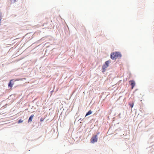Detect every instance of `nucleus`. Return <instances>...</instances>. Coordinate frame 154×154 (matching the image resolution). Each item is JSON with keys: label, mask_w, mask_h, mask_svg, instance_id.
<instances>
[{"label": "nucleus", "mask_w": 154, "mask_h": 154, "mask_svg": "<svg viewBox=\"0 0 154 154\" xmlns=\"http://www.w3.org/2000/svg\"><path fill=\"white\" fill-rule=\"evenodd\" d=\"M16 1V0H11V2H15Z\"/></svg>", "instance_id": "9d476101"}, {"label": "nucleus", "mask_w": 154, "mask_h": 154, "mask_svg": "<svg viewBox=\"0 0 154 154\" xmlns=\"http://www.w3.org/2000/svg\"><path fill=\"white\" fill-rule=\"evenodd\" d=\"M97 141V135H96L93 136L91 139V143H94Z\"/></svg>", "instance_id": "7ed1b4c3"}, {"label": "nucleus", "mask_w": 154, "mask_h": 154, "mask_svg": "<svg viewBox=\"0 0 154 154\" xmlns=\"http://www.w3.org/2000/svg\"><path fill=\"white\" fill-rule=\"evenodd\" d=\"M92 113V112L91 110H89L86 114L85 116L91 114Z\"/></svg>", "instance_id": "423d86ee"}, {"label": "nucleus", "mask_w": 154, "mask_h": 154, "mask_svg": "<svg viewBox=\"0 0 154 154\" xmlns=\"http://www.w3.org/2000/svg\"><path fill=\"white\" fill-rule=\"evenodd\" d=\"M109 62V61H107L105 62V63L103 66L102 69L103 72H104L106 71V69L108 67Z\"/></svg>", "instance_id": "f03ea898"}, {"label": "nucleus", "mask_w": 154, "mask_h": 154, "mask_svg": "<svg viewBox=\"0 0 154 154\" xmlns=\"http://www.w3.org/2000/svg\"><path fill=\"white\" fill-rule=\"evenodd\" d=\"M121 55L119 52L112 53L111 54V58L112 60H116L118 57H120Z\"/></svg>", "instance_id": "f257e3e1"}, {"label": "nucleus", "mask_w": 154, "mask_h": 154, "mask_svg": "<svg viewBox=\"0 0 154 154\" xmlns=\"http://www.w3.org/2000/svg\"><path fill=\"white\" fill-rule=\"evenodd\" d=\"M12 81V80H10V87H11L12 86V85H11V82Z\"/></svg>", "instance_id": "1a4fd4ad"}, {"label": "nucleus", "mask_w": 154, "mask_h": 154, "mask_svg": "<svg viewBox=\"0 0 154 154\" xmlns=\"http://www.w3.org/2000/svg\"><path fill=\"white\" fill-rule=\"evenodd\" d=\"M43 119L42 118L41 119H40V121L41 122H42V121H43Z\"/></svg>", "instance_id": "f8f14e48"}, {"label": "nucleus", "mask_w": 154, "mask_h": 154, "mask_svg": "<svg viewBox=\"0 0 154 154\" xmlns=\"http://www.w3.org/2000/svg\"><path fill=\"white\" fill-rule=\"evenodd\" d=\"M23 120H22L21 119H20L18 121V123H20L22 122H23Z\"/></svg>", "instance_id": "6e6552de"}, {"label": "nucleus", "mask_w": 154, "mask_h": 154, "mask_svg": "<svg viewBox=\"0 0 154 154\" xmlns=\"http://www.w3.org/2000/svg\"><path fill=\"white\" fill-rule=\"evenodd\" d=\"M8 87L10 88V82H9L8 83Z\"/></svg>", "instance_id": "9b49d317"}, {"label": "nucleus", "mask_w": 154, "mask_h": 154, "mask_svg": "<svg viewBox=\"0 0 154 154\" xmlns=\"http://www.w3.org/2000/svg\"><path fill=\"white\" fill-rule=\"evenodd\" d=\"M129 83H131V89H132L134 87L135 85V82L133 80H130L129 82Z\"/></svg>", "instance_id": "20e7f679"}, {"label": "nucleus", "mask_w": 154, "mask_h": 154, "mask_svg": "<svg viewBox=\"0 0 154 154\" xmlns=\"http://www.w3.org/2000/svg\"><path fill=\"white\" fill-rule=\"evenodd\" d=\"M34 117V115H32L29 117V119L28 120V122H31L32 121V119Z\"/></svg>", "instance_id": "39448f33"}, {"label": "nucleus", "mask_w": 154, "mask_h": 154, "mask_svg": "<svg viewBox=\"0 0 154 154\" xmlns=\"http://www.w3.org/2000/svg\"><path fill=\"white\" fill-rule=\"evenodd\" d=\"M129 105L130 106V107L132 108L133 107V106H134V103H129Z\"/></svg>", "instance_id": "0eeeda50"}]
</instances>
